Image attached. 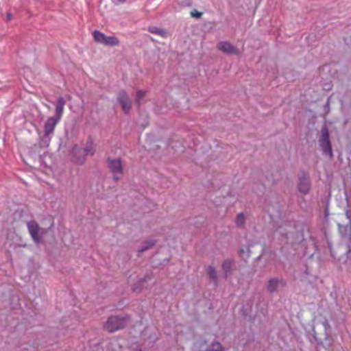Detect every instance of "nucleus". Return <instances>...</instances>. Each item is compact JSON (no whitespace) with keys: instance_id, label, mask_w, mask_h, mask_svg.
<instances>
[{"instance_id":"16","label":"nucleus","mask_w":351,"mask_h":351,"mask_svg":"<svg viewBox=\"0 0 351 351\" xmlns=\"http://www.w3.org/2000/svg\"><path fill=\"white\" fill-rule=\"evenodd\" d=\"M235 224L238 228H243L245 223V217L243 213H239L235 219Z\"/></svg>"},{"instance_id":"5","label":"nucleus","mask_w":351,"mask_h":351,"mask_svg":"<svg viewBox=\"0 0 351 351\" xmlns=\"http://www.w3.org/2000/svg\"><path fill=\"white\" fill-rule=\"evenodd\" d=\"M59 122L60 120L52 117H50L47 119L44 125V134L42 138L43 144L46 147L49 146L55 128Z\"/></svg>"},{"instance_id":"23","label":"nucleus","mask_w":351,"mask_h":351,"mask_svg":"<svg viewBox=\"0 0 351 351\" xmlns=\"http://www.w3.org/2000/svg\"><path fill=\"white\" fill-rule=\"evenodd\" d=\"M345 230H348L349 232H350V230H351V227H350V226H346V227H345Z\"/></svg>"},{"instance_id":"22","label":"nucleus","mask_w":351,"mask_h":351,"mask_svg":"<svg viewBox=\"0 0 351 351\" xmlns=\"http://www.w3.org/2000/svg\"><path fill=\"white\" fill-rule=\"evenodd\" d=\"M114 5H119L126 1V0H112Z\"/></svg>"},{"instance_id":"11","label":"nucleus","mask_w":351,"mask_h":351,"mask_svg":"<svg viewBox=\"0 0 351 351\" xmlns=\"http://www.w3.org/2000/svg\"><path fill=\"white\" fill-rule=\"evenodd\" d=\"M285 285V282L282 279L274 278H271L267 285V291L269 293L276 292L280 287H282Z\"/></svg>"},{"instance_id":"9","label":"nucleus","mask_w":351,"mask_h":351,"mask_svg":"<svg viewBox=\"0 0 351 351\" xmlns=\"http://www.w3.org/2000/svg\"><path fill=\"white\" fill-rule=\"evenodd\" d=\"M217 49L226 54H239V50L230 43L221 41L217 44Z\"/></svg>"},{"instance_id":"2","label":"nucleus","mask_w":351,"mask_h":351,"mask_svg":"<svg viewBox=\"0 0 351 351\" xmlns=\"http://www.w3.org/2000/svg\"><path fill=\"white\" fill-rule=\"evenodd\" d=\"M318 141L323 154L328 156L330 158H332L333 154L329 138L328 129L326 125H324L321 129Z\"/></svg>"},{"instance_id":"19","label":"nucleus","mask_w":351,"mask_h":351,"mask_svg":"<svg viewBox=\"0 0 351 351\" xmlns=\"http://www.w3.org/2000/svg\"><path fill=\"white\" fill-rule=\"evenodd\" d=\"M93 38L95 40L99 43L103 44L106 35L97 30H95L93 32Z\"/></svg>"},{"instance_id":"15","label":"nucleus","mask_w":351,"mask_h":351,"mask_svg":"<svg viewBox=\"0 0 351 351\" xmlns=\"http://www.w3.org/2000/svg\"><path fill=\"white\" fill-rule=\"evenodd\" d=\"M233 261L230 259L225 260L221 265V267L224 271L225 276H227L232 269Z\"/></svg>"},{"instance_id":"20","label":"nucleus","mask_w":351,"mask_h":351,"mask_svg":"<svg viewBox=\"0 0 351 351\" xmlns=\"http://www.w3.org/2000/svg\"><path fill=\"white\" fill-rule=\"evenodd\" d=\"M145 91L143 90H138L136 95V103L138 107L141 105V99L145 96Z\"/></svg>"},{"instance_id":"21","label":"nucleus","mask_w":351,"mask_h":351,"mask_svg":"<svg viewBox=\"0 0 351 351\" xmlns=\"http://www.w3.org/2000/svg\"><path fill=\"white\" fill-rule=\"evenodd\" d=\"M202 14V12H199L195 10L191 12V16L197 18V19L200 18Z\"/></svg>"},{"instance_id":"8","label":"nucleus","mask_w":351,"mask_h":351,"mask_svg":"<svg viewBox=\"0 0 351 351\" xmlns=\"http://www.w3.org/2000/svg\"><path fill=\"white\" fill-rule=\"evenodd\" d=\"M311 187V181L309 177L303 173L299 177V182L298 184V188L300 193L302 194H307L309 192Z\"/></svg>"},{"instance_id":"12","label":"nucleus","mask_w":351,"mask_h":351,"mask_svg":"<svg viewBox=\"0 0 351 351\" xmlns=\"http://www.w3.org/2000/svg\"><path fill=\"white\" fill-rule=\"evenodd\" d=\"M66 104V101L62 97H59L56 103V108H55V116H53L52 117L56 118L58 120H61L62 117L64 113V106Z\"/></svg>"},{"instance_id":"25","label":"nucleus","mask_w":351,"mask_h":351,"mask_svg":"<svg viewBox=\"0 0 351 351\" xmlns=\"http://www.w3.org/2000/svg\"><path fill=\"white\" fill-rule=\"evenodd\" d=\"M138 351H142V350L139 349V350H138Z\"/></svg>"},{"instance_id":"7","label":"nucleus","mask_w":351,"mask_h":351,"mask_svg":"<svg viewBox=\"0 0 351 351\" xmlns=\"http://www.w3.org/2000/svg\"><path fill=\"white\" fill-rule=\"evenodd\" d=\"M117 100L120 104L122 110L125 114H128L132 107V101L125 90L119 91Z\"/></svg>"},{"instance_id":"4","label":"nucleus","mask_w":351,"mask_h":351,"mask_svg":"<svg viewBox=\"0 0 351 351\" xmlns=\"http://www.w3.org/2000/svg\"><path fill=\"white\" fill-rule=\"evenodd\" d=\"M108 167L112 174L114 182L119 180L123 173V165L121 158H108L107 159Z\"/></svg>"},{"instance_id":"3","label":"nucleus","mask_w":351,"mask_h":351,"mask_svg":"<svg viewBox=\"0 0 351 351\" xmlns=\"http://www.w3.org/2000/svg\"><path fill=\"white\" fill-rule=\"evenodd\" d=\"M128 321L127 317L111 316L104 324L105 330L109 332H114L123 329Z\"/></svg>"},{"instance_id":"14","label":"nucleus","mask_w":351,"mask_h":351,"mask_svg":"<svg viewBox=\"0 0 351 351\" xmlns=\"http://www.w3.org/2000/svg\"><path fill=\"white\" fill-rule=\"evenodd\" d=\"M119 44V39L115 36H105L103 45L106 46H117Z\"/></svg>"},{"instance_id":"17","label":"nucleus","mask_w":351,"mask_h":351,"mask_svg":"<svg viewBox=\"0 0 351 351\" xmlns=\"http://www.w3.org/2000/svg\"><path fill=\"white\" fill-rule=\"evenodd\" d=\"M156 242V241L155 240H153V239H150V240L146 241L144 243L143 245L141 248H139L138 250V252H143L150 249L151 247H152L155 245Z\"/></svg>"},{"instance_id":"18","label":"nucleus","mask_w":351,"mask_h":351,"mask_svg":"<svg viewBox=\"0 0 351 351\" xmlns=\"http://www.w3.org/2000/svg\"><path fill=\"white\" fill-rule=\"evenodd\" d=\"M148 31L150 33L158 34L163 38H165L167 36V33L163 29H161L157 27H149L148 28Z\"/></svg>"},{"instance_id":"1","label":"nucleus","mask_w":351,"mask_h":351,"mask_svg":"<svg viewBox=\"0 0 351 351\" xmlns=\"http://www.w3.org/2000/svg\"><path fill=\"white\" fill-rule=\"evenodd\" d=\"M95 149L93 145V141L91 137H89L86 143L84 148V154L78 156L81 153V149L76 145L72 150V161L77 165H82L85 160L86 155H94Z\"/></svg>"},{"instance_id":"10","label":"nucleus","mask_w":351,"mask_h":351,"mask_svg":"<svg viewBox=\"0 0 351 351\" xmlns=\"http://www.w3.org/2000/svg\"><path fill=\"white\" fill-rule=\"evenodd\" d=\"M152 279V274H147L143 278H140L137 282H136L132 287V291L134 292L139 293L143 289L146 288V284Z\"/></svg>"},{"instance_id":"24","label":"nucleus","mask_w":351,"mask_h":351,"mask_svg":"<svg viewBox=\"0 0 351 351\" xmlns=\"http://www.w3.org/2000/svg\"><path fill=\"white\" fill-rule=\"evenodd\" d=\"M243 252H244V250H243V249H241V250H240V253H241V254H242V253H243Z\"/></svg>"},{"instance_id":"13","label":"nucleus","mask_w":351,"mask_h":351,"mask_svg":"<svg viewBox=\"0 0 351 351\" xmlns=\"http://www.w3.org/2000/svg\"><path fill=\"white\" fill-rule=\"evenodd\" d=\"M206 274L209 279L213 281L215 285H217V274L214 267L210 265L206 268Z\"/></svg>"},{"instance_id":"6","label":"nucleus","mask_w":351,"mask_h":351,"mask_svg":"<svg viewBox=\"0 0 351 351\" xmlns=\"http://www.w3.org/2000/svg\"><path fill=\"white\" fill-rule=\"evenodd\" d=\"M28 231L36 243H39L41 241L40 233L43 234L42 230L35 221H30L27 223Z\"/></svg>"}]
</instances>
